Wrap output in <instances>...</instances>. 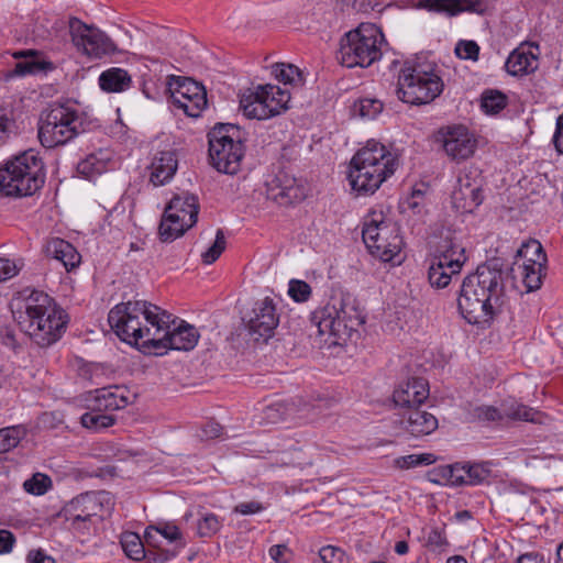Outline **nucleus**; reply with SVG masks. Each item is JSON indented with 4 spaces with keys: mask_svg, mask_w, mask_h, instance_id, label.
<instances>
[{
    "mask_svg": "<svg viewBox=\"0 0 563 563\" xmlns=\"http://www.w3.org/2000/svg\"><path fill=\"white\" fill-rule=\"evenodd\" d=\"M518 256L525 258L523 263H532V261L539 260L540 264H547L548 261L541 243L537 240L523 243L518 250Z\"/></svg>",
    "mask_w": 563,
    "mask_h": 563,
    "instance_id": "39",
    "label": "nucleus"
},
{
    "mask_svg": "<svg viewBox=\"0 0 563 563\" xmlns=\"http://www.w3.org/2000/svg\"><path fill=\"white\" fill-rule=\"evenodd\" d=\"M272 77L280 85L252 84L239 92V106H288L289 102H299L305 76L297 66L288 63H274L269 67Z\"/></svg>",
    "mask_w": 563,
    "mask_h": 563,
    "instance_id": "5",
    "label": "nucleus"
},
{
    "mask_svg": "<svg viewBox=\"0 0 563 563\" xmlns=\"http://www.w3.org/2000/svg\"><path fill=\"white\" fill-rule=\"evenodd\" d=\"M164 93L175 106H208V92L205 85L191 77L168 75Z\"/></svg>",
    "mask_w": 563,
    "mask_h": 563,
    "instance_id": "19",
    "label": "nucleus"
},
{
    "mask_svg": "<svg viewBox=\"0 0 563 563\" xmlns=\"http://www.w3.org/2000/svg\"><path fill=\"white\" fill-rule=\"evenodd\" d=\"M504 418L529 422H541V413L516 401L503 404Z\"/></svg>",
    "mask_w": 563,
    "mask_h": 563,
    "instance_id": "34",
    "label": "nucleus"
},
{
    "mask_svg": "<svg viewBox=\"0 0 563 563\" xmlns=\"http://www.w3.org/2000/svg\"><path fill=\"white\" fill-rule=\"evenodd\" d=\"M288 295L297 302H305L311 296V287L303 280L291 279L289 282Z\"/></svg>",
    "mask_w": 563,
    "mask_h": 563,
    "instance_id": "47",
    "label": "nucleus"
},
{
    "mask_svg": "<svg viewBox=\"0 0 563 563\" xmlns=\"http://www.w3.org/2000/svg\"><path fill=\"white\" fill-rule=\"evenodd\" d=\"M15 129V120L8 108H0V144L4 143Z\"/></svg>",
    "mask_w": 563,
    "mask_h": 563,
    "instance_id": "50",
    "label": "nucleus"
},
{
    "mask_svg": "<svg viewBox=\"0 0 563 563\" xmlns=\"http://www.w3.org/2000/svg\"><path fill=\"white\" fill-rule=\"evenodd\" d=\"M383 41L384 35L375 24L361 23L341 38L338 59L349 68L368 67L380 57Z\"/></svg>",
    "mask_w": 563,
    "mask_h": 563,
    "instance_id": "8",
    "label": "nucleus"
},
{
    "mask_svg": "<svg viewBox=\"0 0 563 563\" xmlns=\"http://www.w3.org/2000/svg\"><path fill=\"white\" fill-rule=\"evenodd\" d=\"M545 265L547 264H540L539 260L518 265L519 274L528 292L541 287L542 279L545 275Z\"/></svg>",
    "mask_w": 563,
    "mask_h": 563,
    "instance_id": "33",
    "label": "nucleus"
},
{
    "mask_svg": "<svg viewBox=\"0 0 563 563\" xmlns=\"http://www.w3.org/2000/svg\"><path fill=\"white\" fill-rule=\"evenodd\" d=\"M434 141L441 144L445 154L455 162L470 158L475 153L477 140L464 125H446L434 134Z\"/></svg>",
    "mask_w": 563,
    "mask_h": 563,
    "instance_id": "17",
    "label": "nucleus"
},
{
    "mask_svg": "<svg viewBox=\"0 0 563 563\" xmlns=\"http://www.w3.org/2000/svg\"><path fill=\"white\" fill-rule=\"evenodd\" d=\"M106 169V165L102 161L98 159L95 154L87 156L84 161L77 165L79 174L87 178H91L95 175L101 174Z\"/></svg>",
    "mask_w": 563,
    "mask_h": 563,
    "instance_id": "44",
    "label": "nucleus"
},
{
    "mask_svg": "<svg viewBox=\"0 0 563 563\" xmlns=\"http://www.w3.org/2000/svg\"><path fill=\"white\" fill-rule=\"evenodd\" d=\"M159 321L151 353L163 355L167 350L190 351L197 345L200 335L194 325L185 321L177 324L176 318L166 310Z\"/></svg>",
    "mask_w": 563,
    "mask_h": 563,
    "instance_id": "13",
    "label": "nucleus"
},
{
    "mask_svg": "<svg viewBox=\"0 0 563 563\" xmlns=\"http://www.w3.org/2000/svg\"><path fill=\"white\" fill-rule=\"evenodd\" d=\"M539 46L536 43H521L508 56L505 67L512 76H523L538 68Z\"/></svg>",
    "mask_w": 563,
    "mask_h": 563,
    "instance_id": "24",
    "label": "nucleus"
},
{
    "mask_svg": "<svg viewBox=\"0 0 563 563\" xmlns=\"http://www.w3.org/2000/svg\"><path fill=\"white\" fill-rule=\"evenodd\" d=\"M504 276L500 260L493 258L464 278L457 306L468 323L479 324L493 318L495 309L501 305Z\"/></svg>",
    "mask_w": 563,
    "mask_h": 563,
    "instance_id": "1",
    "label": "nucleus"
},
{
    "mask_svg": "<svg viewBox=\"0 0 563 563\" xmlns=\"http://www.w3.org/2000/svg\"><path fill=\"white\" fill-rule=\"evenodd\" d=\"M508 97L497 89H486L481 95L479 106H507Z\"/></svg>",
    "mask_w": 563,
    "mask_h": 563,
    "instance_id": "51",
    "label": "nucleus"
},
{
    "mask_svg": "<svg viewBox=\"0 0 563 563\" xmlns=\"http://www.w3.org/2000/svg\"><path fill=\"white\" fill-rule=\"evenodd\" d=\"M155 527V532L164 537L166 540L170 542H176L181 540V532L176 525L173 523H159Z\"/></svg>",
    "mask_w": 563,
    "mask_h": 563,
    "instance_id": "54",
    "label": "nucleus"
},
{
    "mask_svg": "<svg viewBox=\"0 0 563 563\" xmlns=\"http://www.w3.org/2000/svg\"><path fill=\"white\" fill-rule=\"evenodd\" d=\"M452 200L456 209L463 212H472L483 201L481 185H474L472 188H455Z\"/></svg>",
    "mask_w": 563,
    "mask_h": 563,
    "instance_id": "31",
    "label": "nucleus"
},
{
    "mask_svg": "<svg viewBox=\"0 0 563 563\" xmlns=\"http://www.w3.org/2000/svg\"><path fill=\"white\" fill-rule=\"evenodd\" d=\"M24 263L22 260L12 261L9 258L0 257V282H5L15 275L23 268Z\"/></svg>",
    "mask_w": 563,
    "mask_h": 563,
    "instance_id": "49",
    "label": "nucleus"
},
{
    "mask_svg": "<svg viewBox=\"0 0 563 563\" xmlns=\"http://www.w3.org/2000/svg\"><path fill=\"white\" fill-rule=\"evenodd\" d=\"M19 328L38 346L57 342L66 331L69 317L47 294L33 290L14 312Z\"/></svg>",
    "mask_w": 563,
    "mask_h": 563,
    "instance_id": "2",
    "label": "nucleus"
},
{
    "mask_svg": "<svg viewBox=\"0 0 563 563\" xmlns=\"http://www.w3.org/2000/svg\"><path fill=\"white\" fill-rule=\"evenodd\" d=\"M478 174L477 170H465L463 172L459 179H457V187L456 188H464V187H473L474 185H481V181L477 180Z\"/></svg>",
    "mask_w": 563,
    "mask_h": 563,
    "instance_id": "62",
    "label": "nucleus"
},
{
    "mask_svg": "<svg viewBox=\"0 0 563 563\" xmlns=\"http://www.w3.org/2000/svg\"><path fill=\"white\" fill-rule=\"evenodd\" d=\"M44 180V163L31 148L0 168V194L7 197L32 196L42 188Z\"/></svg>",
    "mask_w": 563,
    "mask_h": 563,
    "instance_id": "7",
    "label": "nucleus"
},
{
    "mask_svg": "<svg viewBox=\"0 0 563 563\" xmlns=\"http://www.w3.org/2000/svg\"><path fill=\"white\" fill-rule=\"evenodd\" d=\"M435 462V456L431 453L409 454L397 457L395 465L401 470L415 468L417 466L430 465Z\"/></svg>",
    "mask_w": 563,
    "mask_h": 563,
    "instance_id": "40",
    "label": "nucleus"
},
{
    "mask_svg": "<svg viewBox=\"0 0 563 563\" xmlns=\"http://www.w3.org/2000/svg\"><path fill=\"white\" fill-rule=\"evenodd\" d=\"M225 244L227 242L224 233L221 229H219L217 231L213 244L206 252L202 253V262L205 264L214 263L220 257L222 252L225 250Z\"/></svg>",
    "mask_w": 563,
    "mask_h": 563,
    "instance_id": "45",
    "label": "nucleus"
},
{
    "mask_svg": "<svg viewBox=\"0 0 563 563\" xmlns=\"http://www.w3.org/2000/svg\"><path fill=\"white\" fill-rule=\"evenodd\" d=\"M266 195L280 206L301 201L306 196L305 188L285 170H279L266 183Z\"/></svg>",
    "mask_w": 563,
    "mask_h": 563,
    "instance_id": "21",
    "label": "nucleus"
},
{
    "mask_svg": "<svg viewBox=\"0 0 563 563\" xmlns=\"http://www.w3.org/2000/svg\"><path fill=\"white\" fill-rule=\"evenodd\" d=\"M69 33L77 51L90 58H101L115 51V45L103 32L77 18L69 20Z\"/></svg>",
    "mask_w": 563,
    "mask_h": 563,
    "instance_id": "16",
    "label": "nucleus"
},
{
    "mask_svg": "<svg viewBox=\"0 0 563 563\" xmlns=\"http://www.w3.org/2000/svg\"><path fill=\"white\" fill-rule=\"evenodd\" d=\"M383 108H351V118H358L363 121L376 119Z\"/></svg>",
    "mask_w": 563,
    "mask_h": 563,
    "instance_id": "59",
    "label": "nucleus"
},
{
    "mask_svg": "<svg viewBox=\"0 0 563 563\" xmlns=\"http://www.w3.org/2000/svg\"><path fill=\"white\" fill-rule=\"evenodd\" d=\"M81 120L71 108H49L38 124V140L46 148L66 144L79 132Z\"/></svg>",
    "mask_w": 563,
    "mask_h": 563,
    "instance_id": "12",
    "label": "nucleus"
},
{
    "mask_svg": "<svg viewBox=\"0 0 563 563\" xmlns=\"http://www.w3.org/2000/svg\"><path fill=\"white\" fill-rule=\"evenodd\" d=\"M239 126L219 123L208 133L209 159L218 172L234 175L240 170L244 145Z\"/></svg>",
    "mask_w": 563,
    "mask_h": 563,
    "instance_id": "9",
    "label": "nucleus"
},
{
    "mask_svg": "<svg viewBox=\"0 0 563 563\" xmlns=\"http://www.w3.org/2000/svg\"><path fill=\"white\" fill-rule=\"evenodd\" d=\"M268 554L276 563H288L291 551L286 544H275L269 548Z\"/></svg>",
    "mask_w": 563,
    "mask_h": 563,
    "instance_id": "55",
    "label": "nucleus"
},
{
    "mask_svg": "<svg viewBox=\"0 0 563 563\" xmlns=\"http://www.w3.org/2000/svg\"><path fill=\"white\" fill-rule=\"evenodd\" d=\"M121 545L131 560L141 561L146 556L145 544L137 533L124 532L121 536Z\"/></svg>",
    "mask_w": 563,
    "mask_h": 563,
    "instance_id": "35",
    "label": "nucleus"
},
{
    "mask_svg": "<svg viewBox=\"0 0 563 563\" xmlns=\"http://www.w3.org/2000/svg\"><path fill=\"white\" fill-rule=\"evenodd\" d=\"M23 487L27 493L41 496L52 487V479L45 474L36 473L24 482Z\"/></svg>",
    "mask_w": 563,
    "mask_h": 563,
    "instance_id": "41",
    "label": "nucleus"
},
{
    "mask_svg": "<svg viewBox=\"0 0 563 563\" xmlns=\"http://www.w3.org/2000/svg\"><path fill=\"white\" fill-rule=\"evenodd\" d=\"M443 88L444 84L437 74L407 67L398 77L397 95L404 103L426 106L439 97Z\"/></svg>",
    "mask_w": 563,
    "mask_h": 563,
    "instance_id": "11",
    "label": "nucleus"
},
{
    "mask_svg": "<svg viewBox=\"0 0 563 563\" xmlns=\"http://www.w3.org/2000/svg\"><path fill=\"white\" fill-rule=\"evenodd\" d=\"M311 322L320 335L329 334L345 341L365 322V317L352 294L339 291L311 313Z\"/></svg>",
    "mask_w": 563,
    "mask_h": 563,
    "instance_id": "6",
    "label": "nucleus"
},
{
    "mask_svg": "<svg viewBox=\"0 0 563 563\" xmlns=\"http://www.w3.org/2000/svg\"><path fill=\"white\" fill-rule=\"evenodd\" d=\"M199 200L194 194L175 195L165 207L158 232L163 242H172L192 228L198 220Z\"/></svg>",
    "mask_w": 563,
    "mask_h": 563,
    "instance_id": "10",
    "label": "nucleus"
},
{
    "mask_svg": "<svg viewBox=\"0 0 563 563\" xmlns=\"http://www.w3.org/2000/svg\"><path fill=\"white\" fill-rule=\"evenodd\" d=\"M455 54L463 59L476 60L479 54V46L474 41H460L456 44Z\"/></svg>",
    "mask_w": 563,
    "mask_h": 563,
    "instance_id": "52",
    "label": "nucleus"
},
{
    "mask_svg": "<svg viewBox=\"0 0 563 563\" xmlns=\"http://www.w3.org/2000/svg\"><path fill=\"white\" fill-rule=\"evenodd\" d=\"M45 252L52 258L59 261L66 271L76 268L81 261L78 251L69 242L59 238L51 239L45 246Z\"/></svg>",
    "mask_w": 563,
    "mask_h": 563,
    "instance_id": "28",
    "label": "nucleus"
},
{
    "mask_svg": "<svg viewBox=\"0 0 563 563\" xmlns=\"http://www.w3.org/2000/svg\"><path fill=\"white\" fill-rule=\"evenodd\" d=\"M15 541V537L10 530L0 529V554L11 553Z\"/></svg>",
    "mask_w": 563,
    "mask_h": 563,
    "instance_id": "58",
    "label": "nucleus"
},
{
    "mask_svg": "<svg viewBox=\"0 0 563 563\" xmlns=\"http://www.w3.org/2000/svg\"><path fill=\"white\" fill-rule=\"evenodd\" d=\"M264 509L263 505L258 501H245L240 503L233 509L234 512L241 515H253L262 511Z\"/></svg>",
    "mask_w": 563,
    "mask_h": 563,
    "instance_id": "61",
    "label": "nucleus"
},
{
    "mask_svg": "<svg viewBox=\"0 0 563 563\" xmlns=\"http://www.w3.org/2000/svg\"><path fill=\"white\" fill-rule=\"evenodd\" d=\"M82 427L100 431L113 426L115 419L112 415L102 413L101 410H91L85 412L80 418Z\"/></svg>",
    "mask_w": 563,
    "mask_h": 563,
    "instance_id": "36",
    "label": "nucleus"
},
{
    "mask_svg": "<svg viewBox=\"0 0 563 563\" xmlns=\"http://www.w3.org/2000/svg\"><path fill=\"white\" fill-rule=\"evenodd\" d=\"M178 553V550H147L146 556L144 559L148 560L150 562H157V563H165L168 560L175 558Z\"/></svg>",
    "mask_w": 563,
    "mask_h": 563,
    "instance_id": "56",
    "label": "nucleus"
},
{
    "mask_svg": "<svg viewBox=\"0 0 563 563\" xmlns=\"http://www.w3.org/2000/svg\"><path fill=\"white\" fill-rule=\"evenodd\" d=\"M466 464L439 465L429 473L432 483L450 486L465 485Z\"/></svg>",
    "mask_w": 563,
    "mask_h": 563,
    "instance_id": "29",
    "label": "nucleus"
},
{
    "mask_svg": "<svg viewBox=\"0 0 563 563\" xmlns=\"http://www.w3.org/2000/svg\"><path fill=\"white\" fill-rule=\"evenodd\" d=\"M518 256L525 258L523 263H532V261L539 260L540 264H547L548 261L541 243L537 240L523 243L518 250Z\"/></svg>",
    "mask_w": 563,
    "mask_h": 563,
    "instance_id": "38",
    "label": "nucleus"
},
{
    "mask_svg": "<svg viewBox=\"0 0 563 563\" xmlns=\"http://www.w3.org/2000/svg\"><path fill=\"white\" fill-rule=\"evenodd\" d=\"M427 544L433 550H442L448 542L445 536L439 529H432L428 534Z\"/></svg>",
    "mask_w": 563,
    "mask_h": 563,
    "instance_id": "60",
    "label": "nucleus"
},
{
    "mask_svg": "<svg viewBox=\"0 0 563 563\" xmlns=\"http://www.w3.org/2000/svg\"><path fill=\"white\" fill-rule=\"evenodd\" d=\"M319 556L323 563H343L344 552L335 547L327 545L320 549Z\"/></svg>",
    "mask_w": 563,
    "mask_h": 563,
    "instance_id": "53",
    "label": "nucleus"
},
{
    "mask_svg": "<svg viewBox=\"0 0 563 563\" xmlns=\"http://www.w3.org/2000/svg\"><path fill=\"white\" fill-rule=\"evenodd\" d=\"M164 311L145 300L126 301L110 310L108 322L120 340L151 353Z\"/></svg>",
    "mask_w": 563,
    "mask_h": 563,
    "instance_id": "3",
    "label": "nucleus"
},
{
    "mask_svg": "<svg viewBox=\"0 0 563 563\" xmlns=\"http://www.w3.org/2000/svg\"><path fill=\"white\" fill-rule=\"evenodd\" d=\"M465 485H478L490 476V468L487 464H466Z\"/></svg>",
    "mask_w": 563,
    "mask_h": 563,
    "instance_id": "43",
    "label": "nucleus"
},
{
    "mask_svg": "<svg viewBox=\"0 0 563 563\" xmlns=\"http://www.w3.org/2000/svg\"><path fill=\"white\" fill-rule=\"evenodd\" d=\"M87 407L91 410L114 411L129 404L126 390L119 386H109L89 391L86 396Z\"/></svg>",
    "mask_w": 563,
    "mask_h": 563,
    "instance_id": "23",
    "label": "nucleus"
},
{
    "mask_svg": "<svg viewBox=\"0 0 563 563\" xmlns=\"http://www.w3.org/2000/svg\"><path fill=\"white\" fill-rule=\"evenodd\" d=\"M27 561L30 563H55V560L47 555L42 549L30 551Z\"/></svg>",
    "mask_w": 563,
    "mask_h": 563,
    "instance_id": "64",
    "label": "nucleus"
},
{
    "mask_svg": "<svg viewBox=\"0 0 563 563\" xmlns=\"http://www.w3.org/2000/svg\"><path fill=\"white\" fill-rule=\"evenodd\" d=\"M285 416V408L279 404H273L264 409V418L269 423H276L279 420H283Z\"/></svg>",
    "mask_w": 563,
    "mask_h": 563,
    "instance_id": "57",
    "label": "nucleus"
},
{
    "mask_svg": "<svg viewBox=\"0 0 563 563\" xmlns=\"http://www.w3.org/2000/svg\"><path fill=\"white\" fill-rule=\"evenodd\" d=\"M24 435L25 430L20 427L0 429V454L7 453L16 448Z\"/></svg>",
    "mask_w": 563,
    "mask_h": 563,
    "instance_id": "37",
    "label": "nucleus"
},
{
    "mask_svg": "<svg viewBox=\"0 0 563 563\" xmlns=\"http://www.w3.org/2000/svg\"><path fill=\"white\" fill-rule=\"evenodd\" d=\"M37 51L35 49H23L13 53V57L22 59L14 65V68L9 71V77H23L26 75H33L44 69L43 63L37 60Z\"/></svg>",
    "mask_w": 563,
    "mask_h": 563,
    "instance_id": "30",
    "label": "nucleus"
},
{
    "mask_svg": "<svg viewBox=\"0 0 563 563\" xmlns=\"http://www.w3.org/2000/svg\"><path fill=\"white\" fill-rule=\"evenodd\" d=\"M416 8L444 13L449 16H455L462 12L481 13L484 11L481 0H419Z\"/></svg>",
    "mask_w": 563,
    "mask_h": 563,
    "instance_id": "26",
    "label": "nucleus"
},
{
    "mask_svg": "<svg viewBox=\"0 0 563 563\" xmlns=\"http://www.w3.org/2000/svg\"><path fill=\"white\" fill-rule=\"evenodd\" d=\"M473 417L482 422H495L504 419V411L501 408L494 406H477L473 409Z\"/></svg>",
    "mask_w": 563,
    "mask_h": 563,
    "instance_id": "46",
    "label": "nucleus"
},
{
    "mask_svg": "<svg viewBox=\"0 0 563 563\" xmlns=\"http://www.w3.org/2000/svg\"><path fill=\"white\" fill-rule=\"evenodd\" d=\"M287 109L288 108H243V113L247 119L263 121L280 115Z\"/></svg>",
    "mask_w": 563,
    "mask_h": 563,
    "instance_id": "48",
    "label": "nucleus"
},
{
    "mask_svg": "<svg viewBox=\"0 0 563 563\" xmlns=\"http://www.w3.org/2000/svg\"><path fill=\"white\" fill-rule=\"evenodd\" d=\"M399 424L408 434L420 438L431 434L438 429V419L430 412L421 410L420 407L402 411Z\"/></svg>",
    "mask_w": 563,
    "mask_h": 563,
    "instance_id": "25",
    "label": "nucleus"
},
{
    "mask_svg": "<svg viewBox=\"0 0 563 563\" xmlns=\"http://www.w3.org/2000/svg\"><path fill=\"white\" fill-rule=\"evenodd\" d=\"M178 168V159L174 150L158 152L151 164L150 181L154 186L169 183Z\"/></svg>",
    "mask_w": 563,
    "mask_h": 563,
    "instance_id": "27",
    "label": "nucleus"
},
{
    "mask_svg": "<svg viewBox=\"0 0 563 563\" xmlns=\"http://www.w3.org/2000/svg\"><path fill=\"white\" fill-rule=\"evenodd\" d=\"M221 527L222 523L214 514H205L197 523V534L201 538H211Z\"/></svg>",
    "mask_w": 563,
    "mask_h": 563,
    "instance_id": "42",
    "label": "nucleus"
},
{
    "mask_svg": "<svg viewBox=\"0 0 563 563\" xmlns=\"http://www.w3.org/2000/svg\"><path fill=\"white\" fill-rule=\"evenodd\" d=\"M429 397V386L426 379L413 377L400 384L393 394L395 405L407 411L419 408Z\"/></svg>",
    "mask_w": 563,
    "mask_h": 563,
    "instance_id": "22",
    "label": "nucleus"
},
{
    "mask_svg": "<svg viewBox=\"0 0 563 563\" xmlns=\"http://www.w3.org/2000/svg\"><path fill=\"white\" fill-rule=\"evenodd\" d=\"M131 77L122 68H110L99 76V86L108 92H120L129 88Z\"/></svg>",
    "mask_w": 563,
    "mask_h": 563,
    "instance_id": "32",
    "label": "nucleus"
},
{
    "mask_svg": "<svg viewBox=\"0 0 563 563\" xmlns=\"http://www.w3.org/2000/svg\"><path fill=\"white\" fill-rule=\"evenodd\" d=\"M243 320L250 334L255 340L264 339V341L273 335L274 330L279 323L276 306L273 299L268 297L256 301L251 313Z\"/></svg>",
    "mask_w": 563,
    "mask_h": 563,
    "instance_id": "20",
    "label": "nucleus"
},
{
    "mask_svg": "<svg viewBox=\"0 0 563 563\" xmlns=\"http://www.w3.org/2000/svg\"><path fill=\"white\" fill-rule=\"evenodd\" d=\"M398 167L397 151L369 140L352 157L347 178L357 195H373Z\"/></svg>",
    "mask_w": 563,
    "mask_h": 563,
    "instance_id": "4",
    "label": "nucleus"
},
{
    "mask_svg": "<svg viewBox=\"0 0 563 563\" xmlns=\"http://www.w3.org/2000/svg\"><path fill=\"white\" fill-rule=\"evenodd\" d=\"M428 269L429 283L435 288H445L456 277L466 261L465 250L453 238L446 236L438 246Z\"/></svg>",
    "mask_w": 563,
    "mask_h": 563,
    "instance_id": "14",
    "label": "nucleus"
},
{
    "mask_svg": "<svg viewBox=\"0 0 563 563\" xmlns=\"http://www.w3.org/2000/svg\"><path fill=\"white\" fill-rule=\"evenodd\" d=\"M362 236L371 254L383 262L399 257L404 242L395 223L372 220L365 223Z\"/></svg>",
    "mask_w": 563,
    "mask_h": 563,
    "instance_id": "15",
    "label": "nucleus"
},
{
    "mask_svg": "<svg viewBox=\"0 0 563 563\" xmlns=\"http://www.w3.org/2000/svg\"><path fill=\"white\" fill-rule=\"evenodd\" d=\"M553 144L559 154H563V113L556 120Z\"/></svg>",
    "mask_w": 563,
    "mask_h": 563,
    "instance_id": "63",
    "label": "nucleus"
},
{
    "mask_svg": "<svg viewBox=\"0 0 563 563\" xmlns=\"http://www.w3.org/2000/svg\"><path fill=\"white\" fill-rule=\"evenodd\" d=\"M102 509L100 496L96 493H84L68 501L58 512V517L70 522L76 531H88L91 519Z\"/></svg>",
    "mask_w": 563,
    "mask_h": 563,
    "instance_id": "18",
    "label": "nucleus"
}]
</instances>
